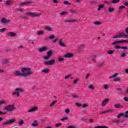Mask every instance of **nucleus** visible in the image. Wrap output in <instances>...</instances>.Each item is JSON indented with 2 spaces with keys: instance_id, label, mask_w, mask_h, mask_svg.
Returning a JSON list of instances; mask_svg holds the SVG:
<instances>
[{
  "instance_id": "f257e3e1",
  "label": "nucleus",
  "mask_w": 128,
  "mask_h": 128,
  "mask_svg": "<svg viewBox=\"0 0 128 128\" xmlns=\"http://www.w3.org/2000/svg\"><path fill=\"white\" fill-rule=\"evenodd\" d=\"M42 16L41 14H38V12H26V14H24L23 16H21L20 18H24V20H26L28 18V16H32V18H36V17H38L40 16Z\"/></svg>"
},
{
  "instance_id": "f03ea898",
  "label": "nucleus",
  "mask_w": 128,
  "mask_h": 128,
  "mask_svg": "<svg viewBox=\"0 0 128 128\" xmlns=\"http://www.w3.org/2000/svg\"><path fill=\"white\" fill-rule=\"evenodd\" d=\"M22 76H30V74H32V72L30 68H22L21 70Z\"/></svg>"
},
{
  "instance_id": "7ed1b4c3",
  "label": "nucleus",
  "mask_w": 128,
  "mask_h": 128,
  "mask_svg": "<svg viewBox=\"0 0 128 128\" xmlns=\"http://www.w3.org/2000/svg\"><path fill=\"white\" fill-rule=\"evenodd\" d=\"M24 90L22 88H17L15 89V92H14L12 94V96H17V98L20 96V92H24Z\"/></svg>"
},
{
  "instance_id": "20e7f679",
  "label": "nucleus",
  "mask_w": 128,
  "mask_h": 128,
  "mask_svg": "<svg viewBox=\"0 0 128 128\" xmlns=\"http://www.w3.org/2000/svg\"><path fill=\"white\" fill-rule=\"evenodd\" d=\"M4 110H6L7 112H13V110H16V107L14 104L8 105L6 107H5Z\"/></svg>"
},
{
  "instance_id": "39448f33",
  "label": "nucleus",
  "mask_w": 128,
  "mask_h": 128,
  "mask_svg": "<svg viewBox=\"0 0 128 128\" xmlns=\"http://www.w3.org/2000/svg\"><path fill=\"white\" fill-rule=\"evenodd\" d=\"M11 22H12V20H8L6 19V18H3L1 20V24H9Z\"/></svg>"
},
{
  "instance_id": "423d86ee",
  "label": "nucleus",
  "mask_w": 128,
  "mask_h": 128,
  "mask_svg": "<svg viewBox=\"0 0 128 128\" xmlns=\"http://www.w3.org/2000/svg\"><path fill=\"white\" fill-rule=\"evenodd\" d=\"M15 122L16 120L14 119L7 120L6 122L3 123V126H8V124H12Z\"/></svg>"
},
{
  "instance_id": "0eeeda50",
  "label": "nucleus",
  "mask_w": 128,
  "mask_h": 128,
  "mask_svg": "<svg viewBox=\"0 0 128 128\" xmlns=\"http://www.w3.org/2000/svg\"><path fill=\"white\" fill-rule=\"evenodd\" d=\"M55 62V60H52L44 62V64H45L46 66H54V64Z\"/></svg>"
},
{
  "instance_id": "6e6552de",
  "label": "nucleus",
  "mask_w": 128,
  "mask_h": 128,
  "mask_svg": "<svg viewBox=\"0 0 128 128\" xmlns=\"http://www.w3.org/2000/svg\"><path fill=\"white\" fill-rule=\"evenodd\" d=\"M44 30L47 32H52V28L50 26H44Z\"/></svg>"
},
{
  "instance_id": "1a4fd4ad",
  "label": "nucleus",
  "mask_w": 128,
  "mask_h": 128,
  "mask_svg": "<svg viewBox=\"0 0 128 128\" xmlns=\"http://www.w3.org/2000/svg\"><path fill=\"white\" fill-rule=\"evenodd\" d=\"M122 42H128V40H118V41H115L112 44L114 46V44H121Z\"/></svg>"
},
{
  "instance_id": "9d476101",
  "label": "nucleus",
  "mask_w": 128,
  "mask_h": 128,
  "mask_svg": "<svg viewBox=\"0 0 128 128\" xmlns=\"http://www.w3.org/2000/svg\"><path fill=\"white\" fill-rule=\"evenodd\" d=\"M48 50V47L44 46V47H42V48H40L38 50V52H46V50Z\"/></svg>"
},
{
  "instance_id": "9b49d317",
  "label": "nucleus",
  "mask_w": 128,
  "mask_h": 128,
  "mask_svg": "<svg viewBox=\"0 0 128 128\" xmlns=\"http://www.w3.org/2000/svg\"><path fill=\"white\" fill-rule=\"evenodd\" d=\"M59 45L60 46H62L63 48H66V44H64V43L62 42V39H60V41H59Z\"/></svg>"
},
{
  "instance_id": "f8f14e48",
  "label": "nucleus",
  "mask_w": 128,
  "mask_h": 128,
  "mask_svg": "<svg viewBox=\"0 0 128 128\" xmlns=\"http://www.w3.org/2000/svg\"><path fill=\"white\" fill-rule=\"evenodd\" d=\"M30 4V2H23L20 4H18V6H26V4Z\"/></svg>"
},
{
  "instance_id": "ddd939ff",
  "label": "nucleus",
  "mask_w": 128,
  "mask_h": 128,
  "mask_svg": "<svg viewBox=\"0 0 128 128\" xmlns=\"http://www.w3.org/2000/svg\"><path fill=\"white\" fill-rule=\"evenodd\" d=\"M5 6H12V0H7L5 2Z\"/></svg>"
},
{
  "instance_id": "4468645a",
  "label": "nucleus",
  "mask_w": 128,
  "mask_h": 128,
  "mask_svg": "<svg viewBox=\"0 0 128 128\" xmlns=\"http://www.w3.org/2000/svg\"><path fill=\"white\" fill-rule=\"evenodd\" d=\"M108 102H110V99L108 98L105 99L102 102V106H106V104H108Z\"/></svg>"
},
{
  "instance_id": "2eb2a0df",
  "label": "nucleus",
  "mask_w": 128,
  "mask_h": 128,
  "mask_svg": "<svg viewBox=\"0 0 128 128\" xmlns=\"http://www.w3.org/2000/svg\"><path fill=\"white\" fill-rule=\"evenodd\" d=\"M120 38H128V35L126 33H121L120 34Z\"/></svg>"
},
{
  "instance_id": "dca6fc26",
  "label": "nucleus",
  "mask_w": 128,
  "mask_h": 128,
  "mask_svg": "<svg viewBox=\"0 0 128 128\" xmlns=\"http://www.w3.org/2000/svg\"><path fill=\"white\" fill-rule=\"evenodd\" d=\"M74 56V54L72 53H68L64 55V58H72Z\"/></svg>"
},
{
  "instance_id": "f3484780",
  "label": "nucleus",
  "mask_w": 128,
  "mask_h": 128,
  "mask_svg": "<svg viewBox=\"0 0 128 128\" xmlns=\"http://www.w3.org/2000/svg\"><path fill=\"white\" fill-rule=\"evenodd\" d=\"M38 110V106H34L31 109H30L29 110H28V112H36Z\"/></svg>"
},
{
  "instance_id": "a211bd4d",
  "label": "nucleus",
  "mask_w": 128,
  "mask_h": 128,
  "mask_svg": "<svg viewBox=\"0 0 128 128\" xmlns=\"http://www.w3.org/2000/svg\"><path fill=\"white\" fill-rule=\"evenodd\" d=\"M114 108H124L123 106L120 105V104H116L114 105Z\"/></svg>"
},
{
  "instance_id": "6ab92c4d",
  "label": "nucleus",
  "mask_w": 128,
  "mask_h": 128,
  "mask_svg": "<svg viewBox=\"0 0 128 128\" xmlns=\"http://www.w3.org/2000/svg\"><path fill=\"white\" fill-rule=\"evenodd\" d=\"M8 36H16V34L13 32H8Z\"/></svg>"
},
{
  "instance_id": "aec40b11",
  "label": "nucleus",
  "mask_w": 128,
  "mask_h": 128,
  "mask_svg": "<svg viewBox=\"0 0 128 128\" xmlns=\"http://www.w3.org/2000/svg\"><path fill=\"white\" fill-rule=\"evenodd\" d=\"M76 22V20H65V22Z\"/></svg>"
},
{
  "instance_id": "412c9836",
  "label": "nucleus",
  "mask_w": 128,
  "mask_h": 128,
  "mask_svg": "<svg viewBox=\"0 0 128 128\" xmlns=\"http://www.w3.org/2000/svg\"><path fill=\"white\" fill-rule=\"evenodd\" d=\"M14 74H16V76H22V73H20V71H18V70L16 71L14 73Z\"/></svg>"
},
{
  "instance_id": "4be33fe9",
  "label": "nucleus",
  "mask_w": 128,
  "mask_h": 128,
  "mask_svg": "<svg viewBox=\"0 0 128 128\" xmlns=\"http://www.w3.org/2000/svg\"><path fill=\"white\" fill-rule=\"evenodd\" d=\"M114 112V110H106V111H104V112H100V114H106L108 112Z\"/></svg>"
},
{
  "instance_id": "5701e85b",
  "label": "nucleus",
  "mask_w": 128,
  "mask_h": 128,
  "mask_svg": "<svg viewBox=\"0 0 128 128\" xmlns=\"http://www.w3.org/2000/svg\"><path fill=\"white\" fill-rule=\"evenodd\" d=\"M32 126H38V121L35 120L34 121V122L32 124Z\"/></svg>"
},
{
  "instance_id": "b1692460",
  "label": "nucleus",
  "mask_w": 128,
  "mask_h": 128,
  "mask_svg": "<svg viewBox=\"0 0 128 128\" xmlns=\"http://www.w3.org/2000/svg\"><path fill=\"white\" fill-rule=\"evenodd\" d=\"M42 72H45V74H48L50 72V70L46 68L42 70Z\"/></svg>"
},
{
  "instance_id": "393cba45",
  "label": "nucleus",
  "mask_w": 128,
  "mask_h": 128,
  "mask_svg": "<svg viewBox=\"0 0 128 128\" xmlns=\"http://www.w3.org/2000/svg\"><path fill=\"white\" fill-rule=\"evenodd\" d=\"M52 50H50V51L47 52V56L49 58H50V56H52Z\"/></svg>"
},
{
  "instance_id": "a878e982",
  "label": "nucleus",
  "mask_w": 128,
  "mask_h": 128,
  "mask_svg": "<svg viewBox=\"0 0 128 128\" xmlns=\"http://www.w3.org/2000/svg\"><path fill=\"white\" fill-rule=\"evenodd\" d=\"M122 116L124 117V113H120V114L117 116V118H120Z\"/></svg>"
},
{
  "instance_id": "bb28decb",
  "label": "nucleus",
  "mask_w": 128,
  "mask_h": 128,
  "mask_svg": "<svg viewBox=\"0 0 128 128\" xmlns=\"http://www.w3.org/2000/svg\"><path fill=\"white\" fill-rule=\"evenodd\" d=\"M8 59H4L2 62V64L3 66H6V64H8Z\"/></svg>"
},
{
  "instance_id": "cd10ccee",
  "label": "nucleus",
  "mask_w": 128,
  "mask_h": 128,
  "mask_svg": "<svg viewBox=\"0 0 128 128\" xmlns=\"http://www.w3.org/2000/svg\"><path fill=\"white\" fill-rule=\"evenodd\" d=\"M70 14H78V12L76 11V10H73V9H72L70 10Z\"/></svg>"
},
{
  "instance_id": "c85d7f7f",
  "label": "nucleus",
  "mask_w": 128,
  "mask_h": 128,
  "mask_svg": "<svg viewBox=\"0 0 128 128\" xmlns=\"http://www.w3.org/2000/svg\"><path fill=\"white\" fill-rule=\"evenodd\" d=\"M116 122H118V124H120V122H122V120H114L112 122V124H116Z\"/></svg>"
},
{
  "instance_id": "c756f323",
  "label": "nucleus",
  "mask_w": 128,
  "mask_h": 128,
  "mask_svg": "<svg viewBox=\"0 0 128 128\" xmlns=\"http://www.w3.org/2000/svg\"><path fill=\"white\" fill-rule=\"evenodd\" d=\"M120 0H112L111 1L112 4H118V2H120Z\"/></svg>"
},
{
  "instance_id": "7c9ffc66",
  "label": "nucleus",
  "mask_w": 128,
  "mask_h": 128,
  "mask_svg": "<svg viewBox=\"0 0 128 128\" xmlns=\"http://www.w3.org/2000/svg\"><path fill=\"white\" fill-rule=\"evenodd\" d=\"M118 74L115 73L114 74L110 76V78H116V76H118Z\"/></svg>"
},
{
  "instance_id": "2f4dec72",
  "label": "nucleus",
  "mask_w": 128,
  "mask_h": 128,
  "mask_svg": "<svg viewBox=\"0 0 128 128\" xmlns=\"http://www.w3.org/2000/svg\"><path fill=\"white\" fill-rule=\"evenodd\" d=\"M104 62H102L98 64L97 65V66L98 68H100V66H104Z\"/></svg>"
},
{
  "instance_id": "473e14b6",
  "label": "nucleus",
  "mask_w": 128,
  "mask_h": 128,
  "mask_svg": "<svg viewBox=\"0 0 128 128\" xmlns=\"http://www.w3.org/2000/svg\"><path fill=\"white\" fill-rule=\"evenodd\" d=\"M94 24H96V26H100V24H102V22L100 21H96L94 22Z\"/></svg>"
},
{
  "instance_id": "72a5a7b5",
  "label": "nucleus",
  "mask_w": 128,
  "mask_h": 128,
  "mask_svg": "<svg viewBox=\"0 0 128 128\" xmlns=\"http://www.w3.org/2000/svg\"><path fill=\"white\" fill-rule=\"evenodd\" d=\"M114 11V8L110 7L108 8V12H112Z\"/></svg>"
},
{
  "instance_id": "f704fd0d",
  "label": "nucleus",
  "mask_w": 128,
  "mask_h": 128,
  "mask_svg": "<svg viewBox=\"0 0 128 128\" xmlns=\"http://www.w3.org/2000/svg\"><path fill=\"white\" fill-rule=\"evenodd\" d=\"M126 56V52H123L121 54V58H124Z\"/></svg>"
},
{
  "instance_id": "c9c22d12",
  "label": "nucleus",
  "mask_w": 128,
  "mask_h": 128,
  "mask_svg": "<svg viewBox=\"0 0 128 128\" xmlns=\"http://www.w3.org/2000/svg\"><path fill=\"white\" fill-rule=\"evenodd\" d=\"M102 8H104V4L100 5L98 8V11L101 10H102Z\"/></svg>"
},
{
  "instance_id": "e433bc0d",
  "label": "nucleus",
  "mask_w": 128,
  "mask_h": 128,
  "mask_svg": "<svg viewBox=\"0 0 128 128\" xmlns=\"http://www.w3.org/2000/svg\"><path fill=\"white\" fill-rule=\"evenodd\" d=\"M38 36H40L42 34H44V31L38 30Z\"/></svg>"
},
{
  "instance_id": "4c0bfd02",
  "label": "nucleus",
  "mask_w": 128,
  "mask_h": 128,
  "mask_svg": "<svg viewBox=\"0 0 128 128\" xmlns=\"http://www.w3.org/2000/svg\"><path fill=\"white\" fill-rule=\"evenodd\" d=\"M94 128H108L106 126H96Z\"/></svg>"
},
{
  "instance_id": "58836bf2",
  "label": "nucleus",
  "mask_w": 128,
  "mask_h": 128,
  "mask_svg": "<svg viewBox=\"0 0 128 128\" xmlns=\"http://www.w3.org/2000/svg\"><path fill=\"white\" fill-rule=\"evenodd\" d=\"M103 88H104V90H108V86L104 84L103 86Z\"/></svg>"
},
{
  "instance_id": "ea45409f",
  "label": "nucleus",
  "mask_w": 128,
  "mask_h": 128,
  "mask_svg": "<svg viewBox=\"0 0 128 128\" xmlns=\"http://www.w3.org/2000/svg\"><path fill=\"white\" fill-rule=\"evenodd\" d=\"M114 52V50H108V51L107 54H112Z\"/></svg>"
},
{
  "instance_id": "a19ab883",
  "label": "nucleus",
  "mask_w": 128,
  "mask_h": 128,
  "mask_svg": "<svg viewBox=\"0 0 128 128\" xmlns=\"http://www.w3.org/2000/svg\"><path fill=\"white\" fill-rule=\"evenodd\" d=\"M120 38V34H119L118 35H116L115 36H114L113 37V38L114 39V38Z\"/></svg>"
},
{
  "instance_id": "79ce46f5",
  "label": "nucleus",
  "mask_w": 128,
  "mask_h": 128,
  "mask_svg": "<svg viewBox=\"0 0 128 128\" xmlns=\"http://www.w3.org/2000/svg\"><path fill=\"white\" fill-rule=\"evenodd\" d=\"M56 104V101H53L52 103L50 104V106H54Z\"/></svg>"
},
{
  "instance_id": "37998d69",
  "label": "nucleus",
  "mask_w": 128,
  "mask_h": 128,
  "mask_svg": "<svg viewBox=\"0 0 128 128\" xmlns=\"http://www.w3.org/2000/svg\"><path fill=\"white\" fill-rule=\"evenodd\" d=\"M123 4L125 6H128V1H124L123 2Z\"/></svg>"
},
{
  "instance_id": "c03bdc74",
  "label": "nucleus",
  "mask_w": 128,
  "mask_h": 128,
  "mask_svg": "<svg viewBox=\"0 0 128 128\" xmlns=\"http://www.w3.org/2000/svg\"><path fill=\"white\" fill-rule=\"evenodd\" d=\"M76 106H78V107L82 106V104H80V102H76Z\"/></svg>"
},
{
  "instance_id": "a18cd8bd",
  "label": "nucleus",
  "mask_w": 128,
  "mask_h": 128,
  "mask_svg": "<svg viewBox=\"0 0 128 128\" xmlns=\"http://www.w3.org/2000/svg\"><path fill=\"white\" fill-rule=\"evenodd\" d=\"M68 120V117L66 116L64 118H62L61 119V120H62V122H64V120Z\"/></svg>"
},
{
  "instance_id": "49530a36",
  "label": "nucleus",
  "mask_w": 128,
  "mask_h": 128,
  "mask_svg": "<svg viewBox=\"0 0 128 128\" xmlns=\"http://www.w3.org/2000/svg\"><path fill=\"white\" fill-rule=\"evenodd\" d=\"M6 30V28H2V29H0V32H5Z\"/></svg>"
},
{
  "instance_id": "de8ad7c7",
  "label": "nucleus",
  "mask_w": 128,
  "mask_h": 128,
  "mask_svg": "<svg viewBox=\"0 0 128 128\" xmlns=\"http://www.w3.org/2000/svg\"><path fill=\"white\" fill-rule=\"evenodd\" d=\"M65 112H66V114H70V110L68 108H66L65 110Z\"/></svg>"
},
{
  "instance_id": "09e8293b",
  "label": "nucleus",
  "mask_w": 128,
  "mask_h": 128,
  "mask_svg": "<svg viewBox=\"0 0 128 128\" xmlns=\"http://www.w3.org/2000/svg\"><path fill=\"white\" fill-rule=\"evenodd\" d=\"M114 82H120V79L118 78H116L114 79Z\"/></svg>"
},
{
  "instance_id": "8fccbe9b",
  "label": "nucleus",
  "mask_w": 128,
  "mask_h": 128,
  "mask_svg": "<svg viewBox=\"0 0 128 128\" xmlns=\"http://www.w3.org/2000/svg\"><path fill=\"white\" fill-rule=\"evenodd\" d=\"M121 48H122V46H118V45H116V46H115V48H116V50H118V49H120V48L121 49Z\"/></svg>"
},
{
  "instance_id": "3c124183",
  "label": "nucleus",
  "mask_w": 128,
  "mask_h": 128,
  "mask_svg": "<svg viewBox=\"0 0 128 128\" xmlns=\"http://www.w3.org/2000/svg\"><path fill=\"white\" fill-rule=\"evenodd\" d=\"M72 98H78V96L76 95L72 94Z\"/></svg>"
},
{
  "instance_id": "603ef678",
  "label": "nucleus",
  "mask_w": 128,
  "mask_h": 128,
  "mask_svg": "<svg viewBox=\"0 0 128 128\" xmlns=\"http://www.w3.org/2000/svg\"><path fill=\"white\" fill-rule=\"evenodd\" d=\"M72 76V75L68 74V76L64 77L65 80H68V78H70Z\"/></svg>"
},
{
  "instance_id": "864d4df0",
  "label": "nucleus",
  "mask_w": 128,
  "mask_h": 128,
  "mask_svg": "<svg viewBox=\"0 0 128 128\" xmlns=\"http://www.w3.org/2000/svg\"><path fill=\"white\" fill-rule=\"evenodd\" d=\"M22 124H24V120H21L20 122H19V125L22 126Z\"/></svg>"
},
{
  "instance_id": "5fc2aeb1",
  "label": "nucleus",
  "mask_w": 128,
  "mask_h": 128,
  "mask_svg": "<svg viewBox=\"0 0 128 128\" xmlns=\"http://www.w3.org/2000/svg\"><path fill=\"white\" fill-rule=\"evenodd\" d=\"M62 126V123H59L55 125V126H56V128H58V126Z\"/></svg>"
},
{
  "instance_id": "6e6d98bb",
  "label": "nucleus",
  "mask_w": 128,
  "mask_h": 128,
  "mask_svg": "<svg viewBox=\"0 0 128 128\" xmlns=\"http://www.w3.org/2000/svg\"><path fill=\"white\" fill-rule=\"evenodd\" d=\"M68 14L67 12H60V14L62 16H64V14Z\"/></svg>"
},
{
  "instance_id": "4d7b16f0",
  "label": "nucleus",
  "mask_w": 128,
  "mask_h": 128,
  "mask_svg": "<svg viewBox=\"0 0 128 128\" xmlns=\"http://www.w3.org/2000/svg\"><path fill=\"white\" fill-rule=\"evenodd\" d=\"M121 50H128V46H121Z\"/></svg>"
},
{
  "instance_id": "13d9d810",
  "label": "nucleus",
  "mask_w": 128,
  "mask_h": 128,
  "mask_svg": "<svg viewBox=\"0 0 128 128\" xmlns=\"http://www.w3.org/2000/svg\"><path fill=\"white\" fill-rule=\"evenodd\" d=\"M90 76V73H88L85 77L86 80H88Z\"/></svg>"
},
{
  "instance_id": "bf43d9fd",
  "label": "nucleus",
  "mask_w": 128,
  "mask_h": 128,
  "mask_svg": "<svg viewBox=\"0 0 128 128\" xmlns=\"http://www.w3.org/2000/svg\"><path fill=\"white\" fill-rule=\"evenodd\" d=\"M64 4H68V6H70V3L68 2V1H64Z\"/></svg>"
},
{
  "instance_id": "052dcab7",
  "label": "nucleus",
  "mask_w": 128,
  "mask_h": 128,
  "mask_svg": "<svg viewBox=\"0 0 128 128\" xmlns=\"http://www.w3.org/2000/svg\"><path fill=\"white\" fill-rule=\"evenodd\" d=\"M6 104V102L4 100H0V106H2V104Z\"/></svg>"
},
{
  "instance_id": "680f3d73",
  "label": "nucleus",
  "mask_w": 128,
  "mask_h": 128,
  "mask_svg": "<svg viewBox=\"0 0 128 128\" xmlns=\"http://www.w3.org/2000/svg\"><path fill=\"white\" fill-rule=\"evenodd\" d=\"M89 88L90 90H94V86L92 85H91L89 86Z\"/></svg>"
},
{
  "instance_id": "e2e57ef3",
  "label": "nucleus",
  "mask_w": 128,
  "mask_h": 128,
  "mask_svg": "<svg viewBox=\"0 0 128 128\" xmlns=\"http://www.w3.org/2000/svg\"><path fill=\"white\" fill-rule=\"evenodd\" d=\"M122 8H126V6H121L119 7V10H122Z\"/></svg>"
},
{
  "instance_id": "0e129e2a",
  "label": "nucleus",
  "mask_w": 128,
  "mask_h": 128,
  "mask_svg": "<svg viewBox=\"0 0 128 128\" xmlns=\"http://www.w3.org/2000/svg\"><path fill=\"white\" fill-rule=\"evenodd\" d=\"M79 50H82V48H84V45H80L78 46Z\"/></svg>"
},
{
  "instance_id": "69168bd1",
  "label": "nucleus",
  "mask_w": 128,
  "mask_h": 128,
  "mask_svg": "<svg viewBox=\"0 0 128 128\" xmlns=\"http://www.w3.org/2000/svg\"><path fill=\"white\" fill-rule=\"evenodd\" d=\"M58 62H64V58H60L59 59H58Z\"/></svg>"
},
{
  "instance_id": "338daca9",
  "label": "nucleus",
  "mask_w": 128,
  "mask_h": 128,
  "mask_svg": "<svg viewBox=\"0 0 128 128\" xmlns=\"http://www.w3.org/2000/svg\"><path fill=\"white\" fill-rule=\"evenodd\" d=\"M124 100L125 102H128V97H124Z\"/></svg>"
},
{
  "instance_id": "774afa93",
  "label": "nucleus",
  "mask_w": 128,
  "mask_h": 128,
  "mask_svg": "<svg viewBox=\"0 0 128 128\" xmlns=\"http://www.w3.org/2000/svg\"><path fill=\"white\" fill-rule=\"evenodd\" d=\"M67 128H76V127L74 126H68Z\"/></svg>"
}]
</instances>
